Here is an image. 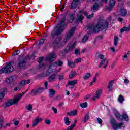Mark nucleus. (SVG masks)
Instances as JSON below:
<instances>
[{
    "mask_svg": "<svg viewBox=\"0 0 130 130\" xmlns=\"http://www.w3.org/2000/svg\"><path fill=\"white\" fill-rule=\"evenodd\" d=\"M108 27V22L101 19L99 20L96 26L93 25L86 26L85 30H90L94 33H98L100 30H106Z\"/></svg>",
    "mask_w": 130,
    "mask_h": 130,
    "instance_id": "nucleus-1",
    "label": "nucleus"
},
{
    "mask_svg": "<svg viewBox=\"0 0 130 130\" xmlns=\"http://www.w3.org/2000/svg\"><path fill=\"white\" fill-rule=\"evenodd\" d=\"M77 28L76 27H72L68 32L67 33L66 38L64 39V40L62 42H60V39L57 38L53 42V44L55 47H62L66 44V42L74 35L75 31Z\"/></svg>",
    "mask_w": 130,
    "mask_h": 130,
    "instance_id": "nucleus-2",
    "label": "nucleus"
},
{
    "mask_svg": "<svg viewBox=\"0 0 130 130\" xmlns=\"http://www.w3.org/2000/svg\"><path fill=\"white\" fill-rule=\"evenodd\" d=\"M66 18L63 17L60 21V22L57 25L56 27L52 31L51 33V36L53 39L56 36H58L59 34H61L64 30V27H66Z\"/></svg>",
    "mask_w": 130,
    "mask_h": 130,
    "instance_id": "nucleus-3",
    "label": "nucleus"
},
{
    "mask_svg": "<svg viewBox=\"0 0 130 130\" xmlns=\"http://www.w3.org/2000/svg\"><path fill=\"white\" fill-rule=\"evenodd\" d=\"M63 64V62L60 60H58L56 62L52 63L49 67V69L47 70L46 73H42L40 76V78H43L46 77V76H49L50 74H52L57 67H62Z\"/></svg>",
    "mask_w": 130,
    "mask_h": 130,
    "instance_id": "nucleus-4",
    "label": "nucleus"
},
{
    "mask_svg": "<svg viewBox=\"0 0 130 130\" xmlns=\"http://www.w3.org/2000/svg\"><path fill=\"white\" fill-rule=\"evenodd\" d=\"M25 94H26V92L15 95L13 99H9L5 101L3 104V106L9 107V106H11L13 104H17L20 101L23 95H25Z\"/></svg>",
    "mask_w": 130,
    "mask_h": 130,
    "instance_id": "nucleus-5",
    "label": "nucleus"
},
{
    "mask_svg": "<svg viewBox=\"0 0 130 130\" xmlns=\"http://www.w3.org/2000/svg\"><path fill=\"white\" fill-rule=\"evenodd\" d=\"M56 58V55L54 53L52 52L47 57H40L38 60V62L40 68H43L46 65L43 64V61H53Z\"/></svg>",
    "mask_w": 130,
    "mask_h": 130,
    "instance_id": "nucleus-6",
    "label": "nucleus"
},
{
    "mask_svg": "<svg viewBox=\"0 0 130 130\" xmlns=\"http://www.w3.org/2000/svg\"><path fill=\"white\" fill-rule=\"evenodd\" d=\"M110 124L114 130L121 129L122 127H124V124H123V123H118L114 118L111 119Z\"/></svg>",
    "mask_w": 130,
    "mask_h": 130,
    "instance_id": "nucleus-7",
    "label": "nucleus"
},
{
    "mask_svg": "<svg viewBox=\"0 0 130 130\" xmlns=\"http://www.w3.org/2000/svg\"><path fill=\"white\" fill-rule=\"evenodd\" d=\"M13 64L14 61H11L7 63L5 68L0 70V74H3V73H9L13 72L14 71Z\"/></svg>",
    "mask_w": 130,
    "mask_h": 130,
    "instance_id": "nucleus-8",
    "label": "nucleus"
},
{
    "mask_svg": "<svg viewBox=\"0 0 130 130\" xmlns=\"http://www.w3.org/2000/svg\"><path fill=\"white\" fill-rule=\"evenodd\" d=\"M83 14H84V16L87 18V19H91L93 18V14L92 13L91 14L88 15V13L87 12H83V11H80L79 13V14L77 16V22H80V23H82V21L83 20Z\"/></svg>",
    "mask_w": 130,
    "mask_h": 130,
    "instance_id": "nucleus-9",
    "label": "nucleus"
},
{
    "mask_svg": "<svg viewBox=\"0 0 130 130\" xmlns=\"http://www.w3.org/2000/svg\"><path fill=\"white\" fill-rule=\"evenodd\" d=\"M114 113L117 118V119H118L119 121H123V119L126 121H128V116L126 114L124 113L122 116L120 115V114L116 111V110H115L114 111Z\"/></svg>",
    "mask_w": 130,
    "mask_h": 130,
    "instance_id": "nucleus-10",
    "label": "nucleus"
},
{
    "mask_svg": "<svg viewBox=\"0 0 130 130\" xmlns=\"http://www.w3.org/2000/svg\"><path fill=\"white\" fill-rule=\"evenodd\" d=\"M30 83H31V81H30V80H22L21 81L19 85L17 86V87H15L14 88V91H20V90H21L22 89V87H23V86H25V85L27 84H30Z\"/></svg>",
    "mask_w": 130,
    "mask_h": 130,
    "instance_id": "nucleus-11",
    "label": "nucleus"
},
{
    "mask_svg": "<svg viewBox=\"0 0 130 130\" xmlns=\"http://www.w3.org/2000/svg\"><path fill=\"white\" fill-rule=\"evenodd\" d=\"M103 91V88L98 89L96 90L95 94L92 96L91 100L92 101H95V100H97V99H99L100 97H101V94H102Z\"/></svg>",
    "mask_w": 130,
    "mask_h": 130,
    "instance_id": "nucleus-12",
    "label": "nucleus"
},
{
    "mask_svg": "<svg viewBox=\"0 0 130 130\" xmlns=\"http://www.w3.org/2000/svg\"><path fill=\"white\" fill-rule=\"evenodd\" d=\"M76 44H77V42L72 41L70 42L68 45L67 46V48L65 49L64 51L65 52H68V51H71V50H73L74 48H75V47L76 46Z\"/></svg>",
    "mask_w": 130,
    "mask_h": 130,
    "instance_id": "nucleus-13",
    "label": "nucleus"
},
{
    "mask_svg": "<svg viewBox=\"0 0 130 130\" xmlns=\"http://www.w3.org/2000/svg\"><path fill=\"white\" fill-rule=\"evenodd\" d=\"M107 64H108V60L106 58H104L102 60H101V62L99 65V68H103V69H105L106 67H107Z\"/></svg>",
    "mask_w": 130,
    "mask_h": 130,
    "instance_id": "nucleus-14",
    "label": "nucleus"
},
{
    "mask_svg": "<svg viewBox=\"0 0 130 130\" xmlns=\"http://www.w3.org/2000/svg\"><path fill=\"white\" fill-rule=\"evenodd\" d=\"M42 122V118L37 117L33 121H32V127H35V126H37L38 125L39 122Z\"/></svg>",
    "mask_w": 130,
    "mask_h": 130,
    "instance_id": "nucleus-15",
    "label": "nucleus"
},
{
    "mask_svg": "<svg viewBox=\"0 0 130 130\" xmlns=\"http://www.w3.org/2000/svg\"><path fill=\"white\" fill-rule=\"evenodd\" d=\"M93 1L95 3L92 8V12H97V11H98V9H99V6H100L101 4L98 0Z\"/></svg>",
    "mask_w": 130,
    "mask_h": 130,
    "instance_id": "nucleus-16",
    "label": "nucleus"
},
{
    "mask_svg": "<svg viewBox=\"0 0 130 130\" xmlns=\"http://www.w3.org/2000/svg\"><path fill=\"white\" fill-rule=\"evenodd\" d=\"M114 6H115V0H110L109 7L106 8L107 11H111Z\"/></svg>",
    "mask_w": 130,
    "mask_h": 130,
    "instance_id": "nucleus-17",
    "label": "nucleus"
},
{
    "mask_svg": "<svg viewBox=\"0 0 130 130\" xmlns=\"http://www.w3.org/2000/svg\"><path fill=\"white\" fill-rule=\"evenodd\" d=\"M77 83H78V80H74L73 81H69L68 82V86H70V88L71 89H74V88H75V85H76V84H77Z\"/></svg>",
    "mask_w": 130,
    "mask_h": 130,
    "instance_id": "nucleus-18",
    "label": "nucleus"
},
{
    "mask_svg": "<svg viewBox=\"0 0 130 130\" xmlns=\"http://www.w3.org/2000/svg\"><path fill=\"white\" fill-rule=\"evenodd\" d=\"M44 91V88H40L37 89H33L31 91V93L32 94H35V95H36L37 94H39L40 93H42Z\"/></svg>",
    "mask_w": 130,
    "mask_h": 130,
    "instance_id": "nucleus-19",
    "label": "nucleus"
},
{
    "mask_svg": "<svg viewBox=\"0 0 130 130\" xmlns=\"http://www.w3.org/2000/svg\"><path fill=\"white\" fill-rule=\"evenodd\" d=\"M58 78V75H52L49 77V82H54Z\"/></svg>",
    "mask_w": 130,
    "mask_h": 130,
    "instance_id": "nucleus-20",
    "label": "nucleus"
},
{
    "mask_svg": "<svg viewBox=\"0 0 130 130\" xmlns=\"http://www.w3.org/2000/svg\"><path fill=\"white\" fill-rule=\"evenodd\" d=\"M80 3V0H73V2L71 4V8L75 9L77 7V6Z\"/></svg>",
    "mask_w": 130,
    "mask_h": 130,
    "instance_id": "nucleus-21",
    "label": "nucleus"
},
{
    "mask_svg": "<svg viewBox=\"0 0 130 130\" xmlns=\"http://www.w3.org/2000/svg\"><path fill=\"white\" fill-rule=\"evenodd\" d=\"M18 67L20 69H24L26 67V60L23 59L18 63Z\"/></svg>",
    "mask_w": 130,
    "mask_h": 130,
    "instance_id": "nucleus-22",
    "label": "nucleus"
},
{
    "mask_svg": "<svg viewBox=\"0 0 130 130\" xmlns=\"http://www.w3.org/2000/svg\"><path fill=\"white\" fill-rule=\"evenodd\" d=\"M15 80H16V77L11 76L6 80V82L7 83V84H10V83H12V82L15 81Z\"/></svg>",
    "mask_w": 130,
    "mask_h": 130,
    "instance_id": "nucleus-23",
    "label": "nucleus"
},
{
    "mask_svg": "<svg viewBox=\"0 0 130 130\" xmlns=\"http://www.w3.org/2000/svg\"><path fill=\"white\" fill-rule=\"evenodd\" d=\"M119 12H120V15L122 16V17H123L127 14V12L126 10L123 8H121L119 10Z\"/></svg>",
    "mask_w": 130,
    "mask_h": 130,
    "instance_id": "nucleus-24",
    "label": "nucleus"
},
{
    "mask_svg": "<svg viewBox=\"0 0 130 130\" xmlns=\"http://www.w3.org/2000/svg\"><path fill=\"white\" fill-rule=\"evenodd\" d=\"M91 77H92V74L90 73H87L83 76V79L85 80H89Z\"/></svg>",
    "mask_w": 130,
    "mask_h": 130,
    "instance_id": "nucleus-25",
    "label": "nucleus"
},
{
    "mask_svg": "<svg viewBox=\"0 0 130 130\" xmlns=\"http://www.w3.org/2000/svg\"><path fill=\"white\" fill-rule=\"evenodd\" d=\"M77 76V73H76V71L74 70H72L70 72V74L69 75V79H73V78H75Z\"/></svg>",
    "mask_w": 130,
    "mask_h": 130,
    "instance_id": "nucleus-26",
    "label": "nucleus"
},
{
    "mask_svg": "<svg viewBox=\"0 0 130 130\" xmlns=\"http://www.w3.org/2000/svg\"><path fill=\"white\" fill-rule=\"evenodd\" d=\"M130 51H128L127 53L124 54L122 56L123 60H127L128 57H129Z\"/></svg>",
    "mask_w": 130,
    "mask_h": 130,
    "instance_id": "nucleus-27",
    "label": "nucleus"
},
{
    "mask_svg": "<svg viewBox=\"0 0 130 130\" xmlns=\"http://www.w3.org/2000/svg\"><path fill=\"white\" fill-rule=\"evenodd\" d=\"M55 94V91L53 89H49V96L51 98H52V97L54 96V95Z\"/></svg>",
    "mask_w": 130,
    "mask_h": 130,
    "instance_id": "nucleus-28",
    "label": "nucleus"
},
{
    "mask_svg": "<svg viewBox=\"0 0 130 130\" xmlns=\"http://www.w3.org/2000/svg\"><path fill=\"white\" fill-rule=\"evenodd\" d=\"M77 110H73L72 111H70L68 113V115H70L71 116H75V115H77Z\"/></svg>",
    "mask_w": 130,
    "mask_h": 130,
    "instance_id": "nucleus-29",
    "label": "nucleus"
},
{
    "mask_svg": "<svg viewBox=\"0 0 130 130\" xmlns=\"http://www.w3.org/2000/svg\"><path fill=\"white\" fill-rule=\"evenodd\" d=\"M64 121L66 125H70V124H71V121H70V118H69V117H65L64 118Z\"/></svg>",
    "mask_w": 130,
    "mask_h": 130,
    "instance_id": "nucleus-30",
    "label": "nucleus"
},
{
    "mask_svg": "<svg viewBox=\"0 0 130 130\" xmlns=\"http://www.w3.org/2000/svg\"><path fill=\"white\" fill-rule=\"evenodd\" d=\"M124 31H130V25L128 27L125 26L123 28H122L120 30L121 33L124 32Z\"/></svg>",
    "mask_w": 130,
    "mask_h": 130,
    "instance_id": "nucleus-31",
    "label": "nucleus"
},
{
    "mask_svg": "<svg viewBox=\"0 0 130 130\" xmlns=\"http://www.w3.org/2000/svg\"><path fill=\"white\" fill-rule=\"evenodd\" d=\"M89 118H90V116H89V114H86L83 118V121L84 123H86L88 120H89Z\"/></svg>",
    "mask_w": 130,
    "mask_h": 130,
    "instance_id": "nucleus-32",
    "label": "nucleus"
},
{
    "mask_svg": "<svg viewBox=\"0 0 130 130\" xmlns=\"http://www.w3.org/2000/svg\"><path fill=\"white\" fill-rule=\"evenodd\" d=\"M97 80H98V78L94 76L93 78L92 81L90 83V86H93V84L97 82Z\"/></svg>",
    "mask_w": 130,
    "mask_h": 130,
    "instance_id": "nucleus-33",
    "label": "nucleus"
},
{
    "mask_svg": "<svg viewBox=\"0 0 130 130\" xmlns=\"http://www.w3.org/2000/svg\"><path fill=\"white\" fill-rule=\"evenodd\" d=\"M68 64L69 66V67H70V68H74V67H75V62H73L71 60H68Z\"/></svg>",
    "mask_w": 130,
    "mask_h": 130,
    "instance_id": "nucleus-34",
    "label": "nucleus"
},
{
    "mask_svg": "<svg viewBox=\"0 0 130 130\" xmlns=\"http://www.w3.org/2000/svg\"><path fill=\"white\" fill-rule=\"evenodd\" d=\"M118 101L119 103H122V102L124 101V99L123 98V96L122 95H120L118 98Z\"/></svg>",
    "mask_w": 130,
    "mask_h": 130,
    "instance_id": "nucleus-35",
    "label": "nucleus"
},
{
    "mask_svg": "<svg viewBox=\"0 0 130 130\" xmlns=\"http://www.w3.org/2000/svg\"><path fill=\"white\" fill-rule=\"evenodd\" d=\"M118 42V37L116 36L114 38V46H117Z\"/></svg>",
    "mask_w": 130,
    "mask_h": 130,
    "instance_id": "nucleus-36",
    "label": "nucleus"
},
{
    "mask_svg": "<svg viewBox=\"0 0 130 130\" xmlns=\"http://www.w3.org/2000/svg\"><path fill=\"white\" fill-rule=\"evenodd\" d=\"M88 38H89V37H88V36H84L82 38L81 42H82V43H85V42H86L87 40H88Z\"/></svg>",
    "mask_w": 130,
    "mask_h": 130,
    "instance_id": "nucleus-37",
    "label": "nucleus"
},
{
    "mask_svg": "<svg viewBox=\"0 0 130 130\" xmlns=\"http://www.w3.org/2000/svg\"><path fill=\"white\" fill-rule=\"evenodd\" d=\"M32 109H33V105L30 104L26 106V109L29 111H31V110H32Z\"/></svg>",
    "mask_w": 130,
    "mask_h": 130,
    "instance_id": "nucleus-38",
    "label": "nucleus"
},
{
    "mask_svg": "<svg viewBox=\"0 0 130 130\" xmlns=\"http://www.w3.org/2000/svg\"><path fill=\"white\" fill-rule=\"evenodd\" d=\"M88 104H87V102L80 104V107H82V108H86Z\"/></svg>",
    "mask_w": 130,
    "mask_h": 130,
    "instance_id": "nucleus-39",
    "label": "nucleus"
},
{
    "mask_svg": "<svg viewBox=\"0 0 130 130\" xmlns=\"http://www.w3.org/2000/svg\"><path fill=\"white\" fill-rule=\"evenodd\" d=\"M45 123L47 125H49L51 123V121L50 119H45Z\"/></svg>",
    "mask_w": 130,
    "mask_h": 130,
    "instance_id": "nucleus-40",
    "label": "nucleus"
},
{
    "mask_svg": "<svg viewBox=\"0 0 130 130\" xmlns=\"http://www.w3.org/2000/svg\"><path fill=\"white\" fill-rule=\"evenodd\" d=\"M81 61H82V58H78L75 60L74 62L75 63H79V62H81Z\"/></svg>",
    "mask_w": 130,
    "mask_h": 130,
    "instance_id": "nucleus-41",
    "label": "nucleus"
},
{
    "mask_svg": "<svg viewBox=\"0 0 130 130\" xmlns=\"http://www.w3.org/2000/svg\"><path fill=\"white\" fill-rule=\"evenodd\" d=\"M75 127V125H71L70 126L68 127L66 130H73Z\"/></svg>",
    "mask_w": 130,
    "mask_h": 130,
    "instance_id": "nucleus-42",
    "label": "nucleus"
},
{
    "mask_svg": "<svg viewBox=\"0 0 130 130\" xmlns=\"http://www.w3.org/2000/svg\"><path fill=\"white\" fill-rule=\"evenodd\" d=\"M109 50H110L111 52H115V48L114 47H111L109 48Z\"/></svg>",
    "mask_w": 130,
    "mask_h": 130,
    "instance_id": "nucleus-43",
    "label": "nucleus"
},
{
    "mask_svg": "<svg viewBox=\"0 0 130 130\" xmlns=\"http://www.w3.org/2000/svg\"><path fill=\"white\" fill-rule=\"evenodd\" d=\"M74 20H75L74 15L70 16V20L69 21V23H73V21H74Z\"/></svg>",
    "mask_w": 130,
    "mask_h": 130,
    "instance_id": "nucleus-44",
    "label": "nucleus"
},
{
    "mask_svg": "<svg viewBox=\"0 0 130 130\" xmlns=\"http://www.w3.org/2000/svg\"><path fill=\"white\" fill-rule=\"evenodd\" d=\"M52 110L53 111L54 113L56 114L57 113V109L55 108L54 107H52Z\"/></svg>",
    "mask_w": 130,
    "mask_h": 130,
    "instance_id": "nucleus-45",
    "label": "nucleus"
},
{
    "mask_svg": "<svg viewBox=\"0 0 130 130\" xmlns=\"http://www.w3.org/2000/svg\"><path fill=\"white\" fill-rule=\"evenodd\" d=\"M5 97V91L0 93V99H3Z\"/></svg>",
    "mask_w": 130,
    "mask_h": 130,
    "instance_id": "nucleus-46",
    "label": "nucleus"
},
{
    "mask_svg": "<svg viewBox=\"0 0 130 130\" xmlns=\"http://www.w3.org/2000/svg\"><path fill=\"white\" fill-rule=\"evenodd\" d=\"M3 121L4 118H0V128H2V127H3V124L2 123V122H3Z\"/></svg>",
    "mask_w": 130,
    "mask_h": 130,
    "instance_id": "nucleus-47",
    "label": "nucleus"
},
{
    "mask_svg": "<svg viewBox=\"0 0 130 130\" xmlns=\"http://www.w3.org/2000/svg\"><path fill=\"white\" fill-rule=\"evenodd\" d=\"M114 83V81L113 80H110L109 82V83H108V85L109 86H113V84Z\"/></svg>",
    "mask_w": 130,
    "mask_h": 130,
    "instance_id": "nucleus-48",
    "label": "nucleus"
},
{
    "mask_svg": "<svg viewBox=\"0 0 130 130\" xmlns=\"http://www.w3.org/2000/svg\"><path fill=\"white\" fill-rule=\"evenodd\" d=\"M44 41H45V40L44 39H41L39 43V44H43V43H44Z\"/></svg>",
    "mask_w": 130,
    "mask_h": 130,
    "instance_id": "nucleus-49",
    "label": "nucleus"
},
{
    "mask_svg": "<svg viewBox=\"0 0 130 130\" xmlns=\"http://www.w3.org/2000/svg\"><path fill=\"white\" fill-rule=\"evenodd\" d=\"M75 53L76 55L80 54V50L79 49L75 50Z\"/></svg>",
    "mask_w": 130,
    "mask_h": 130,
    "instance_id": "nucleus-50",
    "label": "nucleus"
},
{
    "mask_svg": "<svg viewBox=\"0 0 130 130\" xmlns=\"http://www.w3.org/2000/svg\"><path fill=\"white\" fill-rule=\"evenodd\" d=\"M97 121L100 124H101L102 123V119H101V118H98Z\"/></svg>",
    "mask_w": 130,
    "mask_h": 130,
    "instance_id": "nucleus-51",
    "label": "nucleus"
},
{
    "mask_svg": "<svg viewBox=\"0 0 130 130\" xmlns=\"http://www.w3.org/2000/svg\"><path fill=\"white\" fill-rule=\"evenodd\" d=\"M11 126V123H7L5 126H4V127H9Z\"/></svg>",
    "mask_w": 130,
    "mask_h": 130,
    "instance_id": "nucleus-52",
    "label": "nucleus"
},
{
    "mask_svg": "<svg viewBox=\"0 0 130 130\" xmlns=\"http://www.w3.org/2000/svg\"><path fill=\"white\" fill-rule=\"evenodd\" d=\"M99 57H100L101 60H102V59H104V58H104V55H100Z\"/></svg>",
    "mask_w": 130,
    "mask_h": 130,
    "instance_id": "nucleus-53",
    "label": "nucleus"
},
{
    "mask_svg": "<svg viewBox=\"0 0 130 130\" xmlns=\"http://www.w3.org/2000/svg\"><path fill=\"white\" fill-rule=\"evenodd\" d=\"M44 86H45L46 89L47 90V86H48V82H45L44 83Z\"/></svg>",
    "mask_w": 130,
    "mask_h": 130,
    "instance_id": "nucleus-54",
    "label": "nucleus"
},
{
    "mask_svg": "<svg viewBox=\"0 0 130 130\" xmlns=\"http://www.w3.org/2000/svg\"><path fill=\"white\" fill-rule=\"evenodd\" d=\"M108 89L109 91H111L112 90V86L111 85H108Z\"/></svg>",
    "mask_w": 130,
    "mask_h": 130,
    "instance_id": "nucleus-55",
    "label": "nucleus"
},
{
    "mask_svg": "<svg viewBox=\"0 0 130 130\" xmlns=\"http://www.w3.org/2000/svg\"><path fill=\"white\" fill-rule=\"evenodd\" d=\"M91 97V94H88L85 96V99H89Z\"/></svg>",
    "mask_w": 130,
    "mask_h": 130,
    "instance_id": "nucleus-56",
    "label": "nucleus"
},
{
    "mask_svg": "<svg viewBox=\"0 0 130 130\" xmlns=\"http://www.w3.org/2000/svg\"><path fill=\"white\" fill-rule=\"evenodd\" d=\"M129 83V81L127 80V79H125L124 80V83L125 84H128Z\"/></svg>",
    "mask_w": 130,
    "mask_h": 130,
    "instance_id": "nucleus-57",
    "label": "nucleus"
},
{
    "mask_svg": "<svg viewBox=\"0 0 130 130\" xmlns=\"http://www.w3.org/2000/svg\"><path fill=\"white\" fill-rule=\"evenodd\" d=\"M61 70V68H59L56 71H55V73H58Z\"/></svg>",
    "mask_w": 130,
    "mask_h": 130,
    "instance_id": "nucleus-58",
    "label": "nucleus"
},
{
    "mask_svg": "<svg viewBox=\"0 0 130 130\" xmlns=\"http://www.w3.org/2000/svg\"><path fill=\"white\" fill-rule=\"evenodd\" d=\"M14 125H16V126H17V125H18V124H19V121H15L14 122Z\"/></svg>",
    "mask_w": 130,
    "mask_h": 130,
    "instance_id": "nucleus-59",
    "label": "nucleus"
},
{
    "mask_svg": "<svg viewBox=\"0 0 130 130\" xmlns=\"http://www.w3.org/2000/svg\"><path fill=\"white\" fill-rule=\"evenodd\" d=\"M58 77L59 80H62V79H63V75H61V76L58 75Z\"/></svg>",
    "mask_w": 130,
    "mask_h": 130,
    "instance_id": "nucleus-60",
    "label": "nucleus"
},
{
    "mask_svg": "<svg viewBox=\"0 0 130 130\" xmlns=\"http://www.w3.org/2000/svg\"><path fill=\"white\" fill-rule=\"evenodd\" d=\"M118 22H122V21H123L122 18H118Z\"/></svg>",
    "mask_w": 130,
    "mask_h": 130,
    "instance_id": "nucleus-61",
    "label": "nucleus"
},
{
    "mask_svg": "<svg viewBox=\"0 0 130 130\" xmlns=\"http://www.w3.org/2000/svg\"><path fill=\"white\" fill-rule=\"evenodd\" d=\"M74 123L72 125H74V126L76 125V124L77 123V119H74Z\"/></svg>",
    "mask_w": 130,
    "mask_h": 130,
    "instance_id": "nucleus-62",
    "label": "nucleus"
},
{
    "mask_svg": "<svg viewBox=\"0 0 130 130\" xmlns=\"http://www.w3.org/2000/svg\"><path fill=\"white\" fill-rule=\"evenodd\" d=\"M20 53V51L18 50L16 52L15 54H16V55H17V54H19ZM14 54H13V55H14Z\"/></svg>",
    "mask_w": 130,
    "mask_h": 130,
    "instance_id": "nucleus-63",
    "label": "nucleus"
},
{
    "mask_svg": "<svg viewBox=\"0 0 130 130\" xmlns=\"http://www.w3.org/2000/svg\"><path fill=\"white\" fill-rule=\"evenodd\" d=\"M63 9H64V5H63L61 8V11L62 12L63 11Z\"/></svg>",
    "mask_w": 130,
    "mask_h": 130,
    "instance_id": "nucleus-64",
    "label": "nucleus"
}]
</instances>
